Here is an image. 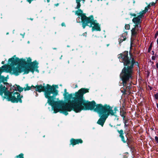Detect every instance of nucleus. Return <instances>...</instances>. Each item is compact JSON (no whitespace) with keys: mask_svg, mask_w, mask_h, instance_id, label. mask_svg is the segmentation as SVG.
Masks as SVG:
<instances>
[{"mask_svg":"<svg viewBox=\"0 0 158 158\" xmlns=\"http://www.w3.org/2000/svg\"><path fill=\"white\" fill-rule=\"evenodd\" d=\"M152 55H154V52L153 51H152Z\"/></svg>","mask_w":158,"mask_h":158,"instance_id":"obj_35","label":"nucleus"},{"mask_svg":"<svg viewBox=\"0 0 158 158\" xmlns=\"http://www.w3.org/2000/svg\"><path fill=\"white\" fill-rule=\"evenodd\" d=\"M4 63V61H2V64H3Z\"/></svg>","mask_w":158,"mask_h":158,"instance_id":"obj_33","label":"nucleus"},{"mask_svg":"<svg viewBox=\"0 0 158 158\" xmlns=\"http://www.w3.org/2000/svg\"><path fill=\"white\" fill-rule=\"evenodd\" d=\"M31 61V59L29 57L26 60L27 66H18L16 67H12L10 69V72L15 76L23 72H24L23 74H28L30 71L33 73L35 70L38 68V63L36 60L33 62Z\"/></svg>","mask_w":158,"mask_h":158,"instance_id":"obj_4","label":"nucleus"},{"mask_svg":"<svg viewBox=\"0 0 158 158\" xmlns=\"http://www.w3.org/2000/svg\"><path fill=\"white\" fill-rule=\"evenodd\" d=\"M43 137H45V136H43Z\"/></svg>","mask_w":158,"mask_h":158,"instance_id":"obj_47","label":"nucleus"},{"mask_svg":"<svg viewBox=\"0 0 158 158\" xmlns=\"http://www.w3.org/2000/svg\"><path fill=\"white\" fill-rule=\"evenodd\" d=\"M124 121V127H127L128 125V123H127V121L125 120H123Z\"/></svg>","mask_w":158,"mask_h":158,"instance_id":"obj_20","label":"nucleus"},{"mask_svg":"<svg viewBox=\"0 0 158 158\" xmlns=\"http://www.w3.org/2000/svg\"><path fill=\"white\" fill-rule=\"evenodd\" d=\"M98 1H99L100 0H97ZM101 1H102V0H101Z\"/></svg>","mask_w":158,"mask_h":158,"instance_id":"obj_46","label":"nucleus"},{"mask_svg":"<svg viewBox=\"0 0 158 158\" xmlns=\"http://www.w3.org/2000/svg\"><path fill=\"white\" fill-rule=\"evenodd\" d=\"M157 106L158 107V104H157Z\"/></svg>","mask_w":158,"mask_h":158,"instance_id":"obj_45","label":"nucleus"},{"mask_svg":"<svg viewBox=\"0 0 158 158\" xmlns=\"http://www.w3.org/2000/svg\"><path fill=\"white\" fill-rule=\"evenodd\" d=\"M148 6L146 7L145 8V10H143L141 11L139 13V15H141V18L143 16V15L146 13V12L148 11Z\"/></svg>","mask_w":158,"mask_h":158,"instance_id":"obj_13","label":"nucleus"},{"mask_svg":"<svg viewBox=\"0 0 158 158\" xmlns=\"http://www.w3.org/2000/svg\"><path fill=\"white\" fill-rule=\"evenodd\" d=\"M112 107L106 105L103 106L101 104H98L96 106L95 105L94 108L93 110L94 109V110L97 112L100 116L103 114H108V115L109 114L113 115L116 113L117 108L115 107L114 110H112Z\"/></svg>","mask_w":158,"mask_h":158,"instance_id":"obj_5","label":"nucleus"},{"mask_svg":"<svg viewBox=\"0 0 158 158\" xmlns=\"http://www.w3.org/2000/svg\"><path fill=\"white\" fill-rule=\"evenodd\" d=\"M19 63L23 65H26L27 63L26 59H19Z\"/></svg>","mask_w":158,"mask_h":158,"instance_id":"obj_17","label":"nucleus"},{"mask_svg":"<svg viewBox=\"0 0 158 158\" xmlns=\"http://www.w3.org/2000/svg\"><path fill=\"white\" fill-rule=\"evenodd\" d=\"M49 1H50L49 0H47V2H49Z\"/></svg>","mask_w":158,"mask_h":158,"instance_id":"obj_40","label":"nucleus"},{"mask_svg":"<svg viewBox=\"0 0 158 158\" xmlns=\"http://www.w3.org/2000/svg\"><path fill=\"white\" fill-rule=\"evenodd\" d=\"M141 15H138L137 17H134L132 19V22L135 24L134 26H139V24L141 23L140 19H141Z\"/></svg>","mask_w":158,"mask_h":158,"instance_id":"obj_11","label":"nucleus"},{"mask_svg":"<svg viewBox=\"0 0 158 158\" xmlns=\"http://www.w3.org/2000/svg\"><path fill=\"white\" fill-rule=\"evenodd\" d=\"M88 89L84 88H81L78 90L77 92L75 93V97L73 99V100H70L73 97L72 94H68L67 92V89H64V93L63 96L65 99L68 100L67 103H64L62 101H60L63 103V107L65 106L66 105L69 101L73 102V109L70 111H68L66 110H60V111H63V113L65 115L68 114L67 111H70L73 110L77 113L79 112L82 110H89L93 109L95 106V102L94 101L92 102H89L84 100L83 99V95L86 93L88 92Z\"/></svg>","mask_w":158,"mask_h":158,"instance_id":"obj_1","label":"nucleus"},{"mask_svg":"<svg viewBox=\"0 0 158 158\" xmlns=\"http://www.w3.org/2000/svg\"><path fill=\"white\" fill-rule=\"evenodd\" d=\"M141 26L138 25L134 26V27L131 30V37L133 38L134 39L136 36Z\"/></svg>","mask_w":158,"mask_h":158,"instance_id":"obj_9","label":"nucleus"},{"mask_svg":"<svg viewBox=\"0 0 158 158\" xmlns=\"http://www.w3.org/2000/svg\"><path fill=\"white\" fill-rule=\"evenodd\" d=\"M157 44H158V38H157Z\"/></svg>","mask_w":158,"mask_h":158,"instance_id":"obj_36","label":"nucleus"},{"mask_svg":"<svg viewBox=\"0 0 158 158\" xmlns=\"http://www.w3.org/2000/svg\"><path fill=\"white\" fill-rule=\"evenodd\" d=\"M77 87V85H76V87Z\"/></svg>","mask_w":158,"mask_h":158,"instance_id":"obj_43","label":"nucleus"},{"mask_svg":"<svg viewBox=\"0 0 158 158\" xmlns=\"http://www.w3.org/2000/svg\"><path fill=\"white\" fill-rule=\"evenodd\" d=\"M86 23L85 25V27L87 26H88L89 27H92V31H100L101 28L98 23H97L96 20H94L93 16L90 15L89 18L86 21Z\"/></svg>","mask_w":158,"mask_h":158,"instance_id":"obj_6","label":"nucleus"},{"mask_svg":"<svg viewBox=\"0 0 158 158\" xmlns=\"http://www.w3.org/2000/svg\"><path fill=\"white\" fill-rule=\"evenodd\" d=\"M126 114V112L125 111L123 110L122 109L120 110V115L123 118V120H124Z\"/></svg>","mask_w":158,"mask_h":158,"instance_id":"obj_15","label":"nucleus"},{"mask_svg":"<svg viewBox=\"0 0 158 158\" xmlns=\"http://www.w3.org/2000/svg\"><path fill=\"white\" fill-rule=\"evenodd\" d=\"M25 33H24V34H21V35H22V36H23V37H24V35H25Z\"/></svg>","mask_w":158,"mask_h":158,"instance_id":"obj_31","label":"nucleus"},{"mask_svg":"<svg viewBox=\"0 0 158 158\" xmlns=\"http://www.w3.org/2000/svg\"><path fill=\"white\" fill-rule=\"evenodd\" d=\"M36 93L35 96H36V97L38 96V94L36 92V93Z\"/></svg>","mask_w":158,"mask_h":158,"instance_id":"obj_32","label":"nucleus"},{"mask_svg":"<svg viewBox=\"0 0 158 158\" xmlns=\"http://www.w3.org/2000/svg\"><path fill=\"white\" fill-rule=\"evenodd\" d=\"M117 131L119 134V137L121 138H124V136L123 135L124 134L123 131L122 130H118Z\"/></svg>","mask_w":158,"mask_h":158,"instance_id":"obj_16","label":"nucleus"},{"mask_svg":"<svg viewBox=\"0 0 158 158\" xmlns=\"http://www.w3.org/2000/svg\"><path fill=\"white\" fill-rule=\"evenodd\" d=\"M83 35L84 36H86V33H85L83 34Z\"/></svg>","mask_w":158,"mask_h":158,"instance_id":"obj_29","label":"nucleus"},{"mask_svg":"<svg viewBox=\"0 0 158 158\" xmlns=\"http://www.w3.org/2000/svg\"><path fill=\"white\" fill-rule=\"evenodd\" d=\"M130 26L128 24H127L125 25V27L126 29L128 30L130 29Z\"/></svg>","mask_w":158,"mask_h":158,"instance_id":"obj_21","label":"nucleus"},{"mask_svg":"<svg viewBox=\"0 0 158 158\" xmlns=\"http://www.w3.org/2000/svg\"><path fill=\"white\" fill-rule=\"evenodd\" d=\"M156 67L157 68H158V63H156Z\"/></svg>","mask_w":158,"mask_h":158,"instance_id":"obj_30","label":"nucleus"},{"mask_svg":"<svg viewBox=\"0 0 158 158\" xmlns=\"http://www.w3.org/2000/svg\"><path fill=\"white\" fill-rule=\"evenodd\" d=\"M152 47V44H151L150 46V47H149V48L148 49V52H150L151 51V48Z\"/></svg>","mask_w":158,"mask_h":158,"instance_id":"obj_22","label":"nucleus"},{"mask_svg":"<svg viewBox=\"0 0 158 158\" xmlns=\"http://www.w3.org/2000/svg\"><path fill=\"white\" fill-rule=\"evenodd\" d=\"M53 49L55 50V49H56V48H53Z\"/></svg>","mask_w":158,"mask_h":158,"instance_id":"obj_39","label":"nucleus"},{"mask_svg":"<svg viewBox=\"0 0 158 158\" xmlns=\"http://www.w3.org/2000/svg\"><path fill=\"white\" fill-rule=\"evenodd\" d=\"M133 2L134 3H135V1L134 0H133Z\"/></svg>","mask_w":158,"mask_h":158,"instance_id":"obj_37","label":"nucleus"},{"mask_svg":"<svg viewBox=\"0 0 158 158\" xmlns=\"http://www.w3.org/2000/svg\"><path fill=\"white\" fill-rule=\"evenodd\" d=\"M67 47H69V45H67Z\"/></svg>","mask_w":158,"mask_h":158,"instance_id":"obj_44","label":"nucleus"},{"mask_svg":"<svg viewBox=\"0 0 158 158\" xmlns=\"http://www.w3.org/2000/svg\"><path fill=\"white\" fill-rule=\"evenodd\" d=\"M30 19L31 20H33V19H32V18H30Z\"/></svg>","mask_w":158,"mask_h":158,"instance_id":"obj_34","label":"nucleus"},{"mask_svg":"<svg viewBox=\"0 0 158 158\" xmlns=\"http://www.w3.org/2000/svg\"><path fill=\"white\" fill-rule=\"evenodd\" d=\"M16 87H15V91L18 90L20 92L24 90V88H22L19 85H16Z\"/></svg>","mask_w":158,"mask_h":158,"instance_id":"obj_18","label":"nucleus"},{"mask_svg":"<svg viewBox=\"0 0 158 158\" xmlns=\"http://www.w3.org/2000/svg\"><path fill=\"white\" fill-rule=\"evenodd\" d=\"M154 4V3H153L152 4V5H153Z\"/></svg>","mask_w":158,"mask_h":158,"instance_id":"obj_41","label":"nucleus"},{"mask_svg":"<svg viewBox=\"0 0 158 158\" xmlns=\"http://www.w3.org/2000/svg\"><path fill=\"white\" fill-rule=\"evenodd\" d=\"M36 91L41 92L42 91L44 92L45 97L48 99V103L52 106L54 113H56L59 111L60 110H66L68 111H70L73 109V102L69 101L63 107V103L60 101H55L53 100V96H50L51 94H53L54 95H56L58 93V90L53 86H52L48 84H47L46 86H43L40 85L35 86Z\"/></svg>","mask_w":158,"mask_h":158,"instance_id":"obj_2","label":"nucleus"},{"mask_svg":"<svg viewBox=\"0 0 158 158\" xmlns=\"http://www.w3.org/2000/svg\"><path fill=\"white\" fill-rule=\"evenodd\" d=\"M77 10L75 11V15H79L77 18L79 19V22L82 23V26L83 29L85 28V25L86 23V21L89 18V17H87L85 14L83 13V11L81 9H77Z\"/></svg>","mask_w":158,"mask_h":158,"instance_id":"obj_7","label":"nucleus"},{"mask_svg":"<svg viewBox=\"0 0 158 158\" xmlns=\"http://www.w3.org/2000/svg\"><path fill=\"white\" fill-rule=\"evenodd\" d=\"M155 97L156 99H158V93H157L155 95Z\"/></svg>","mask_w":158,"mask_h":158,"instance_id":"obj_23","label":"nucleus"},{"mask_svg":"<svg viewBox=\"0 0 158 158\" xmlns=\"http://www.w3.org/2000/svg\"><path fill=\"white\" fill-rule=\"evenodd\" d=\"M152 59L153 60H155L156 59V57L154 56H152Z\"/></svg>","mask_w":158,"mask_h":158,"instance_id":"obj_25","label":"nucleus"},{"mask_svg":"<svg viewBox=\"0 0 158 158\" xmlns=\"http://www.w3.org/2000/svg\"><path fill=\"white\" fill-rule=\"evenodd\" d=\"M155 139H156V138H158V137H157V136H155Z\"/></svg>","mask_w":158,"mask_h":158,"instance_id":"obj_38","label":"nucleus"},{"mask_svg":"<svg viewBox=\"0 0 158 158\" xmlns=\"http://www.w3.org/2000/svg\"><path fill=\"white\" fill-rule=\"evenodd\" d=\"M131 15L133 16H136V15L135 14H131Z\"/></svg>","mask_w":158,"mask_h":158,"instance_id":"obj_27","label":"nucleus"},{"mask_svg":"<svg viewBox=\"0 0 158 158\" xmlns=\"http://www.w3.org/2000/svg\"><path fill=\"white\" fill-rule=\"evenodd\" d=\"M99 115L100 117V118L98 119L97 123L102 127L108 116V114H103L100 115V116L99 114Z\"/></svg>","mask_w":158,"mask_h":158,"instance_id":"obj_8","label":"nucleus"},{"mask_svg":"<svg viewBox=\"0 0 158 158\" xmlns=\"http://www.w3.org/2000/svg\"><path fill=\"white\" fill-rule=\"evenodd\" d=\"M158 35V31H157L156 34H155V38H156L157 37V36Z\"/></svg>","mask_w":158,"mask_h":158,"instance_id":"obj_24","label":"nucleus"},{"mask_svg":"<svg viewBox=\"0 0 158 158\" xmlns=\"http://www.w3.org/2000/svg\"><path fill=\"white\" fill-rule=\"evenodd\" d=\"M26 87L24 88V91H26V90H28L31 89H32V88H35V87L33 85H32L31 87L28 86V84H27L26 85Z\"/></svg>","mask_w":158,"mask_h":158,"instance_id":"obj_14","label":"nucleus"},{"mask_svg":"<svg viewBox=\"0 0 158 158\" xmlns=\"http://www.w3.org/2000/svg\"><path fill=\"white\" fill-rule=\"evenodd\" d=\"M61 26H65V24L64 23H62L61 24Z\"/></svg>","mask_w":158,"mask_h":158,"instance_id":"obj_26","label":"nucleus"},{"mask_svg":"<svg viewBox=\"0 0 158 158\" xmlns=\"http://www.w3.org/2000/svg\"><path fill=\"white\" fill-rule=\"evenodd\" d=\"M128 51H125L118 55V58L120 61L123 63L125 66L123 69L120 76L123 81V89L125 92L131 88L129 86L127 85V84L130 78L132 77L134 65L135 64L139 66L138 62L135 61L134 59L131 56L129 57L128 56Z\"/></svg>","mask_w":158,"mask_h":158,"instance_id":"obj_3","label":"nucleus"},{"mask_svg":"<svg viewBox=\"0 0 158 158\" xmlns=\"http://www.w3.org/2000/svg\"><path fill=\"white\" fill-rule=\"evenodd\" d=\"M85 0H76V2L77 4L76 6L75 7V9L80 8L81 6L80 2L82 1V2L84 3Z\"/></svg>","mask_w":158,"mask_h":158,"instance_id":"obj_12","label":"nucleus"},{"mask_svg":"<svg viewBox=\"0 0 158 158\" xmlns=\"http://www.w3.org/2000/svg\"><path fill=\"white\" fill-rule=\"evenodd\" d=\"M16 55H14L13 57L9 59L8 63L12 65H16L19 63V59L18 58H15Z\"/></svg>","mask_w":158,"mask_h":158,"instance_id":"obj_10","label":"nucleus"},{"mask_svg":"<svg viewBox=\"0 0 158 158\" xmlns=\"http://www.w3.org/2000/svg\"><path fill=\"white\" fill-rule=\"evenodd\" d=\"M125 35V33L123 34L122 38H123V39H122V38H121L120 39V40H122V41H121V42H122L123 41H124L126 40V37Z\"/></svg>","mask_w":158,"mask_h":158,"instance_id":"obj_19","label":"nucleus"},{"mask_svg":"<svg viewBox=\"0 0 158 158\" xmlns=\"http://www.w3.org/2000/svg\"><path fill=\"white\" fill-rule=\"evenodd\" d=\"M59 3H57V4H55V6H59Z\"/></svg>","mask_w":158,"mask_h":158,"instance_id":"obj_28","label":"nucleus"},{"mask_svg":"<svg viewBox=\"0 0 158 158\" xmlns=\"http://www.w3.org/2000/svg\"><path fill=\"white\" fill-rule=\"evenodd\" d=\"M109 44H108L107 45V46H109Z\"/></svg>","mask_w":158,"mask_h":158,"instance_id":"obj_42","label":"nucleus"}]
</instances>
